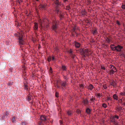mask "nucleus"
<instances>
[{
	"instance_id": "1",
	"label": "nucleus",
	"mask_w": 125,
	"mask_h": 125,
	"mask_svg": "<svg viewBox=\"0 0 125 125\" xmlns=\"http://www.w3.org/2000/svg\"><path fill=\"white\" fill-rule=\"evenodd\" d=\"M55 4L56 12L58 14H59V12H60V10L59 8L60 5V4L59 0H55Z\"/></svg>"
},
{
	"instance_id": "2",
	"label": "nucleus",
	"mask_w": 125,
	"mask_h": 125,
	"mask_svg": "<svg viewBox=\"0 0 125 125\" xmlns=\"http://www.w3.org/2000/svg\"><path fill=\"white\" fill-rule=\"evenodd\" d=\"M58 21H56V22L55 21L54 23H53L52 26V30H54L56 32H57L56 30L58 28Z\"/></svg>"
},
{
	"instance_id": "3",
	"label": "nucleus",
	"mask_w": 125,
	"mask_h": 125,
	"mask_svg": "<svg viewBox=\"0 0 125 125\" xmlns=\"http://www.w3.org/2000/svg\"><path fill=\"white\" fill-rule=\"evenodd\" d=\"M19 42L21 45H23L25 43V42L23 38V36L22 35H20L19 38Z\"/></svg>"
},
{
	"instance_id": "4",
	"label": "nucleus",
	"mask_w": 125,
	"mask_h": 125,
	"mask_svg": "<svg viewBox=\"0 0 125 125\" xmlns=\"http://www.w3.org/2000/svg\"><path fill=\"white\" fill-rule=\"evenodd\" d=\"M46 20V19H43L42 20L41 19H40L39 20V24H40V26L42 28L43 26V24L44 22H45V21Z\"/></svg>"
},
{
	"instance_id": "5",
	"label": "nucleus",
	"mask_w": 125,
	"mask_h": 125,
	"mask_svg": "<svg viewBox=\"0 0 125 125\" xmlns=\"http://www.w3.org/2000/svg\"><path fill=\"white\" fill-rule=\"evenodd\" d=\"M123 48L122 46L119 45H118L115 47V50L117 52H120Z\"/></svg>"
},
{
	"instance_id": "6",
	"label": "nucleus",
	"mask_w": 125,
	"mask_h": 125,
	"mask_svg": "<svg viewBox=\"0 0 125 125\" xmlns=\"http://www.w3.org/2000/svg\"><path fill=\"white\" fill-rule=\"evenodd\" d=\"M89 52L88 50L87 49H84L83 51V52L84 54H83V56L84 57H86V56H88L89 54L88 53V52Z\"/></svg>"
},
{
	"instance_id": "7",
	"label": "nucleus",
	"mask_w": 125,
	"mask_h": 125,
	"mask_svg": "<svg viewBox=\"0 0 125 125\" xmlns=\"http://www.w3.org/2000/svg\"><path fill=\"white\" fill-rule=\"evenodd\" d=\"M116 68L115 67L113 68L112 69H111L110 70V73H111L112 74L114 73V72H116Z\"/></svg>"
},
{
	"instance_id": "8",
	"label": "nucleus",
	"mask_w": 125,
	"mask_h": 125,
	"mask_svg": "<svg viewBox=\"0 0 125 125\" xmlns=\"http://www.w3.org/2000/svg\"><path fill=\"white\" fill-rule=\"evenodd\" d=\"M111 121L113 122V123L115 125H118V122L115 119L112 118V120Z\"/></svg>"
},
{
	"instance_id": "9",
	"label": "nucleus",
	"mask_w": 125,
	"mask_h": 125,
	"mask_svg": "<svg viewBox=\"0 0 125 125\" xmlns=\"http://www.w3.org/2000/svg\"><path fill=\"white\" fill-rule=\"evenodd\" d=\"M74 42L75 46L76 47L78 48L80 47L81 45L80 43L76 41H75Z\"/></svg>"
},
{
	"instance_id": "10",
	"label": "nucleus",
	"mask_w": 125,
	"mask_h": 125,
	"mask_svg": "<svg viewBox=\"0 0 125 125\" xmlns=\"http://www.w3.org/2000/svg\"><path fill=\"white\" fill-rule=\"evenodd\" d=\"M34 25L33 27V29L35 30H37L38 28V23L36 22H34Z\"/></svg>"
},
{
	"instance_id": "11",
	"label": "nucleus",
	"mask_w": 125,
	"mask_h": 125,
	"mask_svg": "<svg viewBox=\"0 0 125 125\" xmlns=\"http://www.w3.org/2000/svg\"><path fill=\"white\" fill-rule=\"evenodd\" d=\"M9 115L8 113L7 112H6L5 114V115H4L2 117V118H9L8 115Z\"/></svg>"
},
{
	"instance_id": "12",
	"label": "nucleus",
	"mask_w": 125,
	"mask_h": 125,
	"mask_svg": "<svg viewBox=\"0 0 125 125\" xmlns=\"http://www.w3.org/2000/svg\"><path fill=\"white\" fill-rule=\"evenodd\" d=\"M61 85L62 86L65 87L67 85V83L66 81L62 82H61Z\"/></svg>"
},
{
	"instance_id": "13",
	"label": "nucleus",
	"mask_w": 125,
	"mask_h": 125,
	"mask_svg": "<svg viewBox=\"0 0 125 125\" xmlns=\"http://www.w3.org/2000/svg\"><path fill=\"white\" fill-rule=\"evenodd\" d=\"M116 46H115L114 44H111L110 45V48L113 51L115 50V47Z\"/></svg>"
},
{
	"instance_id": "14",
	"label": "nucleus",
	"mask_w": 125,
	"mask_h": 125,
	"mask_svg": "<svg viewBox=\"0 0 125 125\" xmlns=\"http://www.w3.org/2000/svg\"><path fill=\"white\" fill-rule=\"evenodd\" d=\"M113 98L114 100H117L118 99V96H117L116 94H114L113 96Z\"/></svg>"
},
{
	"instance_id": "15",
	"label": "nucleus",
	"mask_w": 125,
	"mask_h": 125,
	"mask_svg": "<svg viewBox=\"0 0 125 125\" xmlns=\"http://www.w3.org/2000/svg\"><path fill=\"white\" fill-rule=\"evenodd\" d=\"M116 84V83L114 81H113L110 83V85H112L114 87H115Z\"/></svg>"
},
{
	"instance_id": "16",
	"label": "nucleus",
	"mask_w": 125,
	"mask_h": 125,
	"mask_svg": "<svg viewBox=\"0 0 125 125\" xmlns=\"http://www.w3.org/2000/svg\"><path fill=\"white\" fill-rule=\"evenodd\" d=\"M88 102V100L86 99L84 100L83 102L84 104L85 105L87 104Z\"/></svg>"
},
{
	"instance_id": "17",
	"label": "nucleus",
	"mask_w": 125,
	"mask_h": 125,
	"mask_svg": "<svg viewBox=\"0 0 125 125\" xmlns=\"http://www.w3.org/2000/svg\"><path fill=\"white\" fill-rule=\"evenodd\" d=\"M41 119L42 120L44 121L46 119V116L44 115H42L41 116Z\"/></svg>"
},
{
	"instance_id": "18",
	"label": "nucleus",
	"mask_w": 125,
	"mask_h": 125,
	"mask_svg": "<svg viewBox=\"0 0 125 125\" xmlns=\"http://www.w3.org/2000/svg\"><path fill=\"white\" fill-rule=\"evenodd\" d=\"M122 109V107L121 106H120L119 107H117L116 108V110L117 111L119 112Z\"/></svg>"
},
{
	"instance_id": "19",
	"label": "nucleus",
	"mask_w": 125,
	"mask_h": 125,
	"mask_svg": "<svg viewBox=\"0 0 125 125\" xmlns=\"http://www.w3.org/2000/svg\"><path fill=\"white\" fill-rule=\"evenodd\" d=\"M62 69L63 71H66L67 68L66 66L64 65H62Z\"/></svg>"
},
{
	"instance_id": "20",
	"label": "nucleus",
	"mask_w": 125,
	"mask_h": 125,
	"mask_svg": "<svg viewBox=\"0 0 125 125\" xmlns=\"http://www.w3.org/2000/svg\"><path fill=\"white\" fill-rule=\"evenodd\" d=\"M93 88V86L91 84L89 85L88 87V89H89L92 90Z\"/></svg>"
},
{
	"instance_id": "21",
	"label": "nucleus",
	"mask_w": 125,
	"mask_h": 125,
	"mask_svg": "<svg viewBox=\"0 0 125 125\" xmlns=\"http://www.w3.org/2000/svg\"><path fill=\"white\" fill-rule=\"evenodd\" d=\"M86 12L84 10H82L81 12V14L82 15L84 16L86 14Z\"/></svg>"
},
{
	"instance_id": "22",
	"label": "nucleus",
	"mask_w": 125,
	"mask_h": 125,
	"mask_svg": "<svg viewBox=\"0 0 125 125\" xmlns=\"http://www.w3.org/2000/svg\"><path fill=\"white\" fill-rule=\"evenodd\" d=\"M91 112V110L89 108H88L86 109V112L87 113L90 114Z\"/></svg>"
},
{
	"instance_id": "23",
	"label": "nucleus",
	"mask_w": 125,
	"mask_h": 125,
	"mask_svg": "<svg viewBox=\"0 0 125 125\" xmlns=\"http://www.w3.org/2000/svg\"><path fill=\"white\" fill-rule=\"evenodd\" d=\"M97 29L93 30L92 31V33L93 35L97 33Z\"/></svg>"
},
{
	"instance_id": "24",
	"label": "nucleus",
	"mask_w": 125,
	"mask_h": 125,
	"mask_svg": "<svg viewBox=\"0 0 125 125\" xmlns=\"http://www.w3.org/2000/svg\"><path fill=\"white\" fill-rule=\"evenodd\" d=\"M70 56L73 58V60H74L75 58L76 57V56L74 54H70Z\"/></svg>"
},
{
	"instance_id": "25",
	"label": "nucleus",
	"mask_w": 125,
	"mask_h": 125,
	"mask_svg": "<svg viewBox=\"0 0 125 125\" xmlns=\"http://www.w3.org/2000/svg\"><path fill=\"white\" fill-rule=\"evenodd\" d=\"M67 114L69 115H70L72 113V111H69L67 112Z\"/></svg>"
},
{
	"instance_id": "26",
	"label": "nucleus",
	"mask_w": 125,
	"mask_h": 125,
	"mask_svg": "<svg viewBox=\"0 0 125 125\" xmlns=\"http://www.w3.org/2000/svg\"><path fill=\"white\" fill-rule=\"evenodd\" d=\"M112 118H113L115 119V118H116L117 119H118L119 117V116H117V115H114V116H113L112 117Z\"/></svg>"
},
{
	"instance_id": "27",
	"label": "nucleus",
	"mask_w": 125,
	"mask_h": 125,
	"mask_svg": "<svg viewBox=\"0 0 125 125\" xmlns=\"http://www.w3.org/2000/svg\"><path fill=\"white\" fill-rule=\"evenodd\" d=\"M120 95L122 96L125 95V91H123V92H121L120 93Z\"/></svg>"
},
{
	"instance_id": "28",
	"label": "nucleus",
	"mask_w": 125,
	"mask_h": 125,
	"mask_svg": "<svg viewBox=\"0 0 125 125\" xmlns=\"http://www.w3.org/2000/svg\"><path fill=\"white\" fill-rule=\"evenodd\" d=\"M75 28L74 27L73 28V29H72V31L73 32H75V33H76V36H77L78 34L77 33H76V32H75Z\"/></svg>"
},
{
	"instance_id": "29",
	"label": "nucleus",
	"mask_w": 125,
	"mask_h": 125,
	"mask_svg": "<svg viewBox=\"0 0 125 125\" xmlns=\"http://www.w3.org/2000/svg\"><path fill=\"white\" fill-rule=\"evenodd\" d=\"M101 69H103L104 70H105L106 69L105 68L103 65H101Z\"/></svg>"
},
{
	"instance_id": "30",
	"label": "nucleus",
	"mask_w": 125,
	"mask_h": 125,
	"mask_svg": "<svg viewBox=\"0 0 125 125\" xmlns=\"http://www.w3.org/2000/svg\"><path fill=\"white\" fill-rule=\"evenodd\" d=\"M68 53L70 54H73L72 53V51L71 49H70L69 51H68Z\"/></svg>"
},
{
	"instance_id": "31",
	"label": "nucleus",
	"mask_w": 125,
	"mask_h": 125,
	"mask_svg": "<svg viewBox=\"0 0 125 125\" xmlns=\"http://www.w3.org/2000/svg\"><path fill=\"white\" fill-rule=\"evenodd\" d=\"M106 40L108 43H109L110 42V40L108 38H107L106 39Z\"/></svg>"
},
{
	"instance_id": "32",
	"label": "nucleus",
	"mask_w": 125,
	"mask_h": 125,
	"mask_svg": "<svg viewBox=\"0 0 125 125\" xmlns=\"http://www.w3.org/2000/svg\"><path fill=\"white\" fill-rule=\"evenodd\" d=\"M101 95L100 93H98L97 95V97H98L99 98V99H100V97L101 96Z\"/></svg>"
},
{
	"instance_id": "33",
	"label": "nucleus",
	"mask_w": 125,
	"mask_h": 125,
	"mask_svg": "<svg viewBox=\"0 0 125 125\" xmlns=\"http://www.w3.org/2000/svg\"><path fill=\"white\" fill-rule=\"evenodd\" d=\"M102 106L104 108H106L107 107L106 104L105 103L103 104Z\"/></svg>"
},
{
	"instance_id": "34",
	"label": "nucleus",
	"mask_w": 125,
	"mask_h": 125,
	"mask_svg": "<svg viewBox=\"0 0 125 125\" xmlns=\"http://www.w3.org/2000/svg\"><path fill=\"white\" fill-rule=\"evenodd\" d=\"M27 123L25 122H23L22 123V125H27Z\"/></svg>"
},
{
	"instance_id": "35",
	"label": "nucleus",
	"mask_w": 125,
	"mask_h": 125,
	"mask_svg": "<svg viewBox=\"0 0 125 125\" xmlns=\"http://www.w3.org/2000/svg\"><path fill=\"white\" fill-rule=\"evenodd\" d=\"M16 121V120L14 117H13L12 118V122L14 123Z\"/></svg>"
},
{
	"instance_id": "36",
	"label": "nucleus",
	"mask_w": 125,
	"mask_h": 125,
	"mask_svg": "<svg viewBox=\"0 0 125 125\" xmlns=\"http://www.w3.org/2000/svg\"><path fill=\"white\" fill-rule=\"evenodd\" d=\"M95 100V99L94 98H91L90 99V101H91V102H94Z\"/></svg>"
},
{
	"instance_id": "37",
	"label": "nucleus",
	"mask_w": 125,
	"mask_h": 125,
	"mask_svg": "<svg viewBox=\"0 0 125 125\" xmlns=\"http://www.w3.org/2000/svg\"><path fill=\"white\" fill-rule=\"evenodd\" d=\"M103 87L105 89H106L107 88V87L106 86V85L105 84L103 85Z\"/></svg>"
},
{
	"instance_id": "38",
	"label": "nucleus",
	"mask_w": 125,
	"mask_h": 125,
	"mask_svg": "<svg viewBox=\"0 0 125 125\" xmlns=\"http://www.w3.org/2000/svg\"><path fill=\"white\" fill-rule=\"evenodd\" d=\"M58 94H59L57 92H56L55 94V96L56 97H58L59 96Z\"/></svg>"
},
{
	"instance_id": "39",
	"label": "nucleus",
	"mask_w": 125,
	"mask_h": 125,
	"mask_svg": "<svg viewBox=\"0 0 125 125\" xmlns=\"http://www.w3.org/2000/svg\"><path fill=\"white\" fill-rule=\"evenodd\" d=\"M76 112L77 114H80L81 112V111L79 109H77L76 110Z\"/></svg>"
},
{
	"instance_id": "40",
	"label": "nucleus",
	"mask_w": 125,
	"mask_h": 125,
	"mask_svg": "<svg viewBox=\"0 0 125 125\" xmlns=\"http://www.w3.org/2000/svg\"><path fill=\"white\" fill-rule=\"evenodd\" d=\"M51 57L50 56L48 58L47 60L48 62H50L51 61Z\"/></svg>"
},
{
	"instance_id": "41",
	"label": "nucleus",
	"mask_w": 125,
	"mask_h": 125,
	"mask_svg": "<svg viewBox=\"0 0 125 125\" xmlns=\"http://www.w3.org/2000/svg\"><path fill=\"white\" fill-rule=\"evenodd\" d=\"M110 68L111 69H112L114 67H115V66H113V65H110Z\"/></svg>"
},
{
	"instance_id": "42",
	"label": "nucleus",
	"mask_w": 125,
	"mask_h": 125,
	"mask_svg": "<svg viewBox=\"0 0 125 125\" xmlns=\"http://www.w3.org/2000/svg\"><path fill=\"white\" fill-rule=\"evenodd\" d=\"M24 88L25 89L27 90L28 89V86L27 85H25L24 86Z\"/></svg>"
},
{
	"instance_id": "43",
	"label": "nucleus",
	"mask_w": 125,
	"mask_h": 125,
	"mask_svg": "<svg viewBox=\"0 0 125 125\" xmlns=\"http://www.w3.org/2000/svg\"><path fill=\"white\" fill-rule=\"evenodd\" d=\"M122 8L123 9H125V5H123L122 6Z\"/></svg>"
},
{
	"instance_id": "44",
	"label": "nucleus",
	"mask_w": 125,
	"mask_h": 125,
	"mask_svg": "<svg viewBox=\"0 0 125 125\" xmlns=\"http://www.w3.org/2000/svg\"><path fill=\"white\" fill-rule=\"evenodd\" d=\"M116 23L118 25H121V24L118 21H116Z\"/></svg>"
},
{
	"instance_id": "45",
	"label": "nucleus",
	"mask_w": 125,
	"mask_h": 125,
	"mask_svg": "<svg viewBox=\"0 0 125 125\" xmlns=\"http://www.w3.org/2000/svg\"><path fill=\"white\" fill-rule=\"evenodd\" d=\"M121 56L123 57H125V54L122 53L121 54Z\"/></svg>"
},
{
	"instance_id": "46",
	"label": "nucleus",
	"mask_w": 125,
	"mask_h": 125,
	"mask_svg": "<svg viewBox=\"0 0 125 125\" xmlns=\"http://www.w3.org/2000/svg\"><path fill=\"white\" fill-rule=\"evenodd\" d=\"M110 100V98L109 97H107V99L106 100V101H108L109 100Z\"/></svg>"
},
{
	"instance_id": "47",
	"label": "nucleus",
	"mask_w": 125,
	"mask_h": 125,
	"mask_svg": "<svg viewBox=\"0 0 125 125\" xmlns=\"http://www.w3.org/2000/svg\"><path fill=\"white\" fill-rule=\"evenodd\" d=\"M50 71L51 73L52 72V69L51 67L50 68Z\"/></svg>"
},
{
	"instance_id": "48",
	"label": "nucleus",
	"mask_w": 125,
	"mask_h": 125,
	"mask_svg": "<svg viewBox=\"0 0 125 125\" xmlns=\"http://www.w3.org/2000/svg\"><path fill=\"white\" fill-rule=\"evenodd\" d=\"M46 6V5H42V7L43 8H45Z\"/></svg>"
},
{
	"instance_id": "49",
	"label": "nucleus",
	"mask_w": 125,
	"mask_h": 125,
	"mask_svg": "<svg viewBox=\"0 0 125 125\" xmlns=\"http://www.w3.org/2000/svg\"><path fill=\"white\" fill-rule=\"evenodd\" d=\"M80 87H84L83 85V84H81L80 85Z\"/></svg>"
},
{
	"instance_id": "50",
	"label": "nucleus",
	"mask_w": 125,
	"mask_h": 125,
	"mask_svg": "<svg viewBox=\"0 0 125 125\" xmlns=\"http://www.w3.org/2000/svg\"><path fill=\"white\" fill-rule=\"evenodd\" d=\"M64 78L66 80H67L68 79V78L66 76H64Z\"/></svg>"
},
{
	"instance_id": "51",
	"label": "nucleus",
	"mask_w": 125,
	"mask_h": 125,
	"mask_svg": "<svg viewBox=\"0 0 125 125\" xmlns=\"http://www.w3.org/2000/svg\"><path fill=\"white\" fill-rule=\"evenodd\" d=\"M123 100H124V97H122V98L121 99V100L122 101V99H123Z\"/></svg>"
},
{
	"instance_id": "52",
	"label": "nucleus",
	"mask_w": 125,
	"mask_h": 125,
	"mask_svg": "<svg viewBox=\"0 0 125 125\" xmlns=\"http://www.w3.org/2000/svg\"><path fill=\"white\" fill-rule=\"evenodd\" d=\"M54 57H52V60H54Z\"/></svg>"
},
{
	"instance_id": "53",
	"label": "nucleus",
	"mask_w": 125,
	"mask_h": 125,
	"mask_svg": "<svg viewBox=\"0 0 125 125\" xmlns=\"http://www.w3.org/2000/svg\"><path fill=\"white\" fill-rule=\"evenodd\" d=\"M124 91L125 92V87L124 88Z\"/></svg>"
},
{
	"instance_id": "54",
	"label": "nucleus",
	"mask_w": 125,
	"mask_h": 125,
	"mask_svg": "<svg viewBox=\"0 0 125 125\" xmlns=\"http://www.w3.org/2000/svg\"><path fill=\"white\" fill-rule=\"evenodd\" d=\"M40 125H42L41 124H40Z\"/></svg>"
},
{
	"instance_id": "55",
	"label": "nucleus",
	"mask_w": 125,
	"mask_h": 125,
	"mask_svg": "<svg viewBox=\"0 0 125 125\" xmlns=\"http://www.w3.org/2000/svg\"><path fill=\"white\" fill-rule=\"evenodd\" d=\"M61 122H60V123L61 124Z\"/></svg>"
},
{
	"instance_id": "56",
	"label": "nucleus",
	"mask_w": 125,
	"mask_h": 125,
	"mask_svg": "<svg viewBox=\"0 0 125 125\" xmlns=\"http://www.w3.org/2000/svg\"><path fill=\"white\" fill-rule=\"evenodd\" d=\"M61 122H60V123L61 124Z\"/></svg>"
}]
</instances>
